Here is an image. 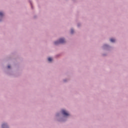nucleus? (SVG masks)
Segmentation results:
<instances>
[{
  "label": "nucleus",
  "mask_w": 128,
  "mask_h": 128,
  "mask_svg": "<svg viewBox=\"0 0 128 128\" xmlns=\"http://www.w3.org/2000/svg\"><path fill=\"white\" fill-rule=\"evenodd\" d=\"M48 62H52V58H48Z\"/></svg>",
  "instance_id": "nucleus-5"
},
{
  "label": "nucleus",
  "mask_w": 128,
  "mask_h": 128,
  "mask_svg": "<svg viewBox=\"0 0 128 128\" xmlns=\"http://www.w3.org/2000/svg\"><path fill=\"white\" fill-rule=\"evenodd\" d=\"M62 114L64 116H70V114L68 113V112H66V110H62Z\"/></svg>",
  "instance_id": "nucleus-2"
},
{
  "label": "nucleus",
  "mask_w": 128,
  "mask_h": 128,
  "mask_svg": "<svg viewBox=\"0 0 128 128\" xmlns=\"http://www.w3.org/2000/svg\"><path fill=\"white\" fill-rule=\"evenodd\" d=\"M8 68H10V66H8Z\"/></svg>",
  "instance_id": "nucleus-8"
},
{
  "label": "nucleus",
  "mask_w": 128,
  "mask_h": 128,
  "mask_svg": "<svg viewBox=\"0 0 128 128\" xmlns=\"http://www.w3.org/2000/svg\"><path fill=\"white\" fill-rule=\"evenodd\" d=\"M110 41L111 42H116V40L114 38H111L110 39Z\"/></svg>",
  "instance_id": "nucleus-4"
},
{
  "label": "nucleus",
  "mask_w": 128,
  "mask_h": 128,
  "mask_svg": "<svg viewBox=\"0 0 128 128\" xmlns=\"http://www.w3.org/2000/svg\"><path fill=\"white\" fill-rule=\"evenodd\" d=\"M4 16V13L0 12V16Z\"/></svg>",
  "instance_id": "nucleus-6"
},
{
  "label": "nucleus",
  "mask_w": 128,
  "mask_h": 128,
  "mask_svg": "<svg viewBox=\"0 0 128 128\" xmlns=\"http://www.w3.org/2000/svg\"><path fill=\"white\" fill-rule=\"evenodd\" d=\"M2 128H8V125L6 124H2Z\"/></svg>",
  "instance_id": "nucleus-3"
},
{
  "label": "nucleus",
  "mask_w": 128,
  "mask_h": 128,
  "mask_svg": "<svg viewBox=\"0 0 128 128\" xmlns=\"http://www.w3.org/2000/svg\"><path fill=\"white\" fill-rule=\"evenodd\" d=\"M66 40L64 38L60 39L59 41L55 42L54 44H64Z\"/></svg>",
  "instance_id": "nucleus-1"
},
{
  "label": "nucleus",
  "mask_w": 128,
  "mask_h": 128,
  "mask_svg": "<svg viewBox=\"0 0 128 128\" xmlns=\"http://www.w3.org/2000/svg\"><path fill=\"white\" fill-rule=\"evenodd\" d=\"M71 34H74V30H71Z\"/></svg>",
  "instance_id": "nucleus-7"
}]
</instances>
